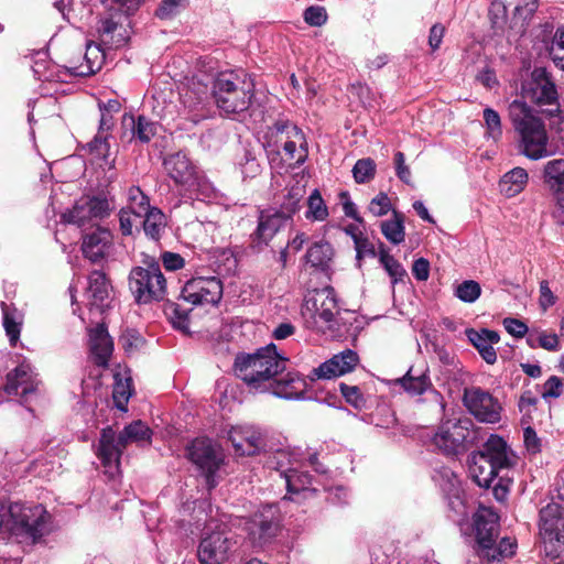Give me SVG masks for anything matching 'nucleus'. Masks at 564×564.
I'll list each match as a JSON object with an SVG mask.
<instances>
[{
    "mask_svg": "<svg viewBox=\"0 0 564 564\" xmlns=\"http://www.w3.org/2000/svg\"><path fill=\"white\" fill-rule=\"evenodd\" d=\"M286 358L276 351L274 344L259 348L253 354H239L235 358V373L252 393H267L274 377L286 367Z\"/></svg>",
    "mask_w": 564,
    "mask_h": 564,
    "instance_id": "1",
    "label": "nucleus"
},
{
    "mask_svg": "<svg viewBox=\"0 0 564 564\" xmlns=\"http://www.w3.org/2000/svg\"><path fill=\"white\" fill-rule=\"evenodd\" d=\"M509 118L519 137V151L538 161L554 154L543 120L525 101L513 100L508 107Z\"/></svg>",
    "mask_w": 564,
    "mask_h": 564,
    "instance_id": "2",
    "label": "nucleus"
},
{
    "mask_svg": "<svg viewBox=\"0 0 564 564\" xmlns=\"http://www.w3.org/2000/svg\"><path fill=\"white\" fill-rule=\"evenodd\" d=\"M51 516L42 505L0 502V532H8L19 542L35 543L50 532Z\"/></svg>",
    "mask_w": 564,
    "mask_h": 564,
    "instance_id": "3",
    "label": "nucleus"
},
{
    "mask_svg": "<svg viewBox=\"0 0 564 564\" xmlns=\"http://www.w3.org/2000/svg\"><path fill=\"white\" fill-rule=\"evenodd\" d=\"M284 481L286 495L283 499L297 501L313 496L318 489L317 480L304 470V456L299 448L278 449L267 462Z\"/></svg>",
    "mask_w": 564,
    "mask_h": 564,
    "instance_id": "4",
    "label": "nucleus"
},
{
    "mask_svg": "<svg viewBox=\"0 0 564 564\" xmlns=\"http://www.w3.org/2000/svg\"><path fill=\"white\" fill-rule=\"evenodd\" d=\"M513 458L506 441L498 435H491L481 449L469 456L470 477L479 487L489 488L499 473L513 464Z\"/></svg>",
    "mask_w": 564,
    "mask_h": 564,
    "instance_id": "5",
    "label": "nucleus"
},
{
    "mask_svg": "<svg viewBox=\"0 0 564 564\" xmlns=\"http://www.w3.org/2000/svg\"><path fill=\"white\" fill-rule=\"evenodd\" d=\"M152 431L141 420L127 425L118 436L111 427L102 430L97 456L106 468V473L113 477L119 471L120 456L123 449L131 443L140 445L151 442Z\"/></svg>",
    "mask_w": 564,
    "mask_h": 564,
    "instance_id": "6",
    "label": "nucleus"
},
{
    "mask_svg": "<svg viewBox=\"0 0 564 564\" xmlns=\"http://www.w3.org/2000/svg\"><path fill=\"white\" fill-rule=\"evenodd\" d=\"M85 63L69 67H59L46 59H36L33 73L42 82H66L72 76H90L98 72L105 62V52L100 45L87 43L84 54Z\"/></svg>",
    "mask_w": 564,
    "mask_h": 564,
    "instance_id": "7",
    "label": "nucleus"
},
{
    "mask_svg": "<svg viewBox=\"0 0 564 564\" xmlns=\"http://www.w3.org/2000/svg\"><path fill=\"white\" fill-rule=\"evenodd\" d=\"M213 96L217 107L224 113H241L251 104L253 84L234 73H223L214 82Z\"/></svg>",
    "mask_w": 564,
    "mask_h": 564,
    "instance_id": "8",
    "label": "nucleus"
},
{
    "mask_svg": "<svg viewBox=\"0 0 564 564\" xmlns=\"http://www.w3.org/2000/svg\"><path fill=\"white\" fill-rule=\"evenodd\" d=\"M237 540L225 523L212 520L199 542L197 556L200 564H225L236 552Z\"/></svg>",
    "mask_w": 564,
    "mask_h": 564,
    "instance_id": "9",
    "label": "nucleus"
},
{
    "mask_svg": "<svg viewBox=\"0 0 564 564\" xmlns=\"http://www.w3.org/2000/svg\"><path fill=\"white\" fill-rule=\"evenodd\" d=\"M129 289L138 304L164 300L167 283L160 264L151 261L147 267H134L129 274Z\"/></svg>",
    "mask_w": 564,
    "mask_h": 564,
    "instance_id": "10",
    "label": "nucleus"
},
{
    "mask_svg": "<svg viewBox=\"0 0 564 564\" xmlns=\"http://www.w3.org/2000/svg\"><path fill=\"white\" fill-rule=\"evenodd\" d=\"M540 107L547 116L560 112L558 93L551 74L544 67H535L521 87V99Z\"/></svg>",
    "mask_w": 564,
    "mask_h": 564,
    "instance_id": "11",
    "label": "nucleus"
},
{
    "mask_svg": "<svg viewBox=\"0 0 564 564\" xmlns=\"http://www.w3.org/2000/svg\"><path fill=\"white\" fill-rule=\"evenodd\" d=\"M300 195L291 194L288 203L281 209L261 210L258 217V226L251 235V248L256 251H262L268 247L276 232L284 227L292 216L300 209Z\"/></svg>",
    "mask_w": 564,
    "mask_h": 564,
    "instance_id": "12",
    "label": "nucleus"
},
{
    "mask_svg": "<svg viewBox=\"0 0 564 564\" xmlns=\"http://www.w3.org/2000/svg\"><path fill=\"white\" fill-rule=\"evenodd\" d=\"M338 303L333 288H323L310 292L302 305V316L310 327L325 332L332 329Z\"/></svg>",
    "mask_w": 564,
    "mask_h": 564,
    "instance_id": "13",
    "label": "nucleus"
},
{
    "mask_svg": "<svg viewBox=\"0 0 564 564\" xmlns=\"http://www.w3.org/2000/svg\"><path fill=\"white\" fill-rule=\"evenodd\" d=\"M113 209L112 199L105 196H83L70 209L63 213L62 220L79 228L94 227L96 221L107 218Z\"/></svg>",
    "mask_w": 564,
    "mask_h": 564,
    "instance_id": "14",
    "label": "nucleus"
},
{
    "mask_svg": "<svg viewBox=\"0 0 564 564\" xmlns=\"http://www.w3.org/2000/svg\"><path fill=\"white\" fill-rule=\"evenodd\" d=\"M539 533L543 552L550 555L564 552V508L552 502L540 510Z\"/></svg>",
    "mask_w": 564,
    "mask_h": 564,
    "instance_id": "15",
    "label": "nucleus"
},
{
    "mask_svg": "<svg viewBox=\"0 0 564 564\" xmlns=\"http://www.w3.org/2000/svg\"><path fill=\"white\" fill-rule=\"evenodd\" d=\"M471 422L468 419H448L441 423L432 443L445 455H458L465 451L470 436Z\"/></svg>",
    "mask_w": 564,
    "mask_h": 564,
    "instance_id": "16",
    "label": "nucleus"
},
{
    "mask_svg": "<svg viewBox=\"0 0 564 564\" xmlns=\"http://www.w3.org/2000/svg\"><path fill=\"white\" fill-rule=\"evenodd\" d=\"M247 540L253 547H263L270 543L279 531L278 509L267 505L245 521Z\"/></svg>",
    "mask_w": 564,
    "mask_h": 564,
    "instance_id": "17",
    "label": "nucleus"
},
{
    "mask_svg": "<svg viewBox=\"0 0 564 564\" xmlns=\"http://www.w3.org/2000/svg\"><path fill=\"white\" fill-rule=\"evenodd\" d=\"M463 401L468 412L479 422L495 424L501 420V403L479 387L465 389Z\"/></svg>",
    "mask_w": 564,
    "mask_h": 564,
    "instance_id": "18",
    "label": "nucleus"
},
{
    "mask_svg": "<svg viewBox=\"0 0 564 564\" xmlns=\"http://www.w3.org/2000/svg\"><path fill=\"white\" fill-rule=\"evenodd\" d=\"M186 451L189 460L205 475L208 489L215 488L217 482L214 475L221 463L220 453L215 444L209 438H196Z\"/></svg>",
    "mask_w": 564,
    "mask_h": 564,
    "instance_id": "19",
    "label": "nucleus"
},
{
    "mask_svg": "<svg viewBox=\"0 0 564 564\" xmlns=\"http://www.w3.org/2000/svg\"><path fill=\"white\" fill-rule=\"evenodd\" d=\"M223 290L218 276H196L185 283L181 296L193 305H216L223 297Z\"/></svg>",
    "mask_w": 564,
    "mask_h": 564,
    "instance_id": "20",
    "label": "nucleus"
},
{
    "mask_svg": "<svg viewBox=\"0 0 564 564\" xmlns=\"http://www.w3.org/2000/svg\"><path fill=\"white\" fill-rule=\"evenodd\" d=\"M397 383L411 395L429 393L430 399L435 402L438 411H444L443 397L433 388L430 370L425 362L410 367L405 375L397 380Z\"/></svg>",
    "mask_w": 564,
    "mask_h": 564,
    "instance_id": "21",
    "label": "nucleus"
},
{
    "mask_svg": "<svg viewBox=\"0 0 564 564\" xmlns=\"http://www.w3.org/2000/svg\"><path fill=\"white\" fill-rule=\"evenodd\" d=\"M434 484L446 498L449 508L458 516L466 517L467 510L460 481L455 473L445 466L435 468L432 475Z\"/></svg>",
    "mask_w": 564,
    "mask_h": 564,
    "instance_id": "22",
    "label": "nucleus"
},
{
    "mask_svg": "<svg viewBox=\"0 0 564 564\" xmlns=\"http://www.w3.org/2000/svg\"><path fill=\"white\" fill-rule=\"evenodd\" d=\"M228 440L238 455H254L264 447L263 434L254 425H235L228 431Z\"/></svg>",
    "mask_w": 564,
    "mask_h": 564,
    "instance_id": "23",
    "label": "nucleus"
},
{
    "mask_svg": "<svg viewBox=\"0 0 564 564\" xmlns=\"http://www.w3.org/2000/svg\"><path fill=\"white\" fill-rule=\"evenodd\" d=\"M113 248L112 232L105 227L97 226L83 235L82 251L91 262L106 259Z\"/></svg>",
    "mask_w": 564,
    "mask_h": 564,
    "instance_id": "24",
    "label": "nucleus"
},
{
    "mask_svg": "<svg viewBox=\"0 0 564 564\" xmlns=\"http://www.w3.org/2000/svg\"><path fill=\"white\" fill-rule=\"evenodd\" d=\"M163 167L167 176L183 191L199 172L187 155L176 152L164 158Z\"/></svg>",
    "mask_w": 564,
    "mask_h": 564,
    "instance_id": "25",
    "label": "nucleus"
},
{
    "mask_svg": "<svg viewBox=\"0 0 564 564\" xmlns=\"http://www.w3.org/2000/svg\"><path fill=\"white\" fill-rule=\"evenodd\" d=\"M115 12L109 17H104L97 28L99 39L104 45L109 48L123 46L128 41V31L122 24L123 13L113 9Z\"/></svg>",
    "mask_w": 564,
    "mask_h": 564,
    "instance_id": "26",
    "label": "nucleus"
},
{
    "mask_svg": "<svg viewBox=\"0 0 564 564\" xmlns=\"http://www.w3.org/2000/svg\"><path fill=\"white\" fill-rule=\"evenodd\" d=\"M37 380L31 365L21 362L14 370L7 375L4 391L9 395L26 398L36 390Z\"/></svg>",
    "mask_w": 564,
    "mask_h": 564,
    "instance_id": "27",
    "label": "nucleus"
},
{
    "mask_svg": "<svg viewBox=\"0 0 564 564\" xmlns=\"http://www.w3.org/2000/svg\"><path fill=\"white\" fill-rule=\"evenodd\" d=\"M359 362L356 351L345 349L334 355L329 360L323 362L313 370L314 376L322 379H332L352 371Z\"/></svg>",
    "mask_w": 564,
    "mask_h": 564,
    "instance_id": "28",
    "label": "nucleus"
},
{
    "mask_svg": "<svg viewBox=\"0 0 564 564\" xmlns=\"http://www.w3.org/2000/svg\"><path fill=\"white\" fill-rule=\"evenodd\" d=\"M191 183L192 184H188L184 189L189 198H194L206 204L229 205L230 199L228 196L217 189L202 172H198Z\"/></svg>",
    "mask_w": 564,
    "mask_h": 564,
    "instance_id": "29",
    "label": "nucleus"
},
{
    "mask_svg": "<svg viewBox=\"0 0 564 564\" xmlns=\"http://www.w3.org/2000/svg\"><path fill=\"white\" fill-rule=\"evenodd\" d=\"M499 517L490 508H480L474 516L476 541L478 550L481 551L484 547L495 542V538L498 535Z\"/></svg>",
    "mask_w": 564,
    "mask_h": 564,
    "instance_id": "30",
    "label": "nucleus"
},
{
    "mask_svg": "<svg viewBox=\"0 0 564 564\" xmlns=\"http://www.w3.org/2000/svg\"><path fill=\"white\" fill-rule=\"evenodd\" d=\"M543 180L562 209L560 221L564 224V159H553L543 166Z\"/></svg>",
    "mask_w": 564,
    "mask_h": 564,
    "instance_id": "31",
    "label": "nucleus"
},
{
    "mask_svg": "<svg viewBox=\"0 0 564 564\" xmlns=\"http://www.w3.org/2000/svg\"><path fill=\"white\" fill-rule=\"evenodd\" d=\"M307 383L296 372H288L284 377H274L272 387L267 393L285 400H299L305 397Z\"/></svg>",
    "mask_w": 564,
    "mask_h": 564,
    "instance_id": "32",
    "label": "nucleus"
},
{
    "mask_svg": "<svg viewBox=\"0 0 564 564\" xmlns=\"http://www.w3.org/2000/svg\"><path fill=\"white\" fill-rule=\"evenodd\" d=\"M466 335L487 364L494 365L497 361V352L494 345L499 343L500 336L496 330L488 328L480 330L467 329Z\"/></svg>",
    "mask_w": 564,
    "mask_h": 564,
    "instance_id": "33",
    "label": "nucleus"
},
{
    "mask_svg": "<svg viewBox=\"0 0 564 564\" xmlns=\"http://www.w3.org/2000/svg\"><path fill=\"white\" fill-rule=\"evenodd\" d=\"M89 345L95 364L106 367L113 350V343L104 325L90 329Z\"/></svg>",
    "mask_w": 564,
    "mask_h": 564,
    "instance_id": "34",
    "label": "nucleus"
},
{
    "mask_svg": "<svg viewBox=\"0 0 564 564\" xmlns=\"http://www.w3.org/2000/svg\"><path fill=\"white\" fill-rule=\"evenodd\" d=\"M111 286L101 271H94L88 278L87 299L90 310L102 312L104 307L108 305L107 301Z\"/></svg>",
    "mask_w": 564,
    "mask_h": 564,
    "instance_id": "35",
    "label": "nucleus"
},
{
    "mask_svg": "<svg viewBox=\"0 0 564 564\" xmlns=\"http://www.w3.org/2000/svg\"><path fill=\"white\" fill-rule=\"evenodd\" d=\"M291 128H297L288 120H279L269 127L263 135V148L267 152L278 153L280 148L284 149L285 142L291 139Z\"/></svg>",
    "mask_w": 564,
    "mask_h": 564,
    "instance_id": "36",
    "label": "nucleus"
},
{
    "mask_svg": "<svg viewBox=\"0 0 564 564\" xmlns=\"http://www.w3.org/2000/svg\"><path fill=\"white\" fill-rule=\"evenodd\" d=\"M306 262L323 272L330 269V263L334 257V249L327 241L315 242L306 252Z\"/></svg>",
    "mask_w": 564,
    "mask_h": 564,
    "instance_id": "37",
    "label": "nucleus"
},
{
    "mask_svg": "<svg viewBox=\"0 0 564 564\" xmlns=\"http://www.w3.org/2000/svg\"><path fill=\"white\" fill-rule=\"evenodd\" d=\"M291 139L285 142L284 154L288 160H294L297 164H303L308 155V147L303 131L297 128H291Z\"/></svg>",
    "mask_w": 564,
    "mask_h": 564,
    "instance_id": "38",
    "label": "nucleus"
},
{
    "mask_svg": "<svg viewBox=\"0 0 564 564\" xmlns=\"http://www.w3.org/2000/svg\"><path fill=\"white\" fill-rule=\"evenodd\" d=\"M3 327L6 329L9 341L12 346H15L20 338L21 326L23 323L22 313L17 310L12 304L6 302L1 303Z\"/></svg>",
    "mask_w": 564,
    "mask_h": 564,
    "instance_id": "39",
    "label": "nucleus"
},
{
    "mask_svg": "<svg viewBox=\"0 0 564 564\" xmlns=\"http://www.w3.org/2000/svg\"><path fill=\"white\" fill-rule=\"evenodd\" d=\"M528 173L522 167H514L500 180V192L507 197H513L521 193L528 184Z\"/></svg>",
    "mask_w": 564,
    "mask_h": 564,
    "instance_id": "40",
    "label": "nucleus"
},
{
    "mask_svg": "<svg viewBox=\"0 0 564 564\" xmlns=\"http://www.w3.org/2000/svg\"><path fill=\"white\" fill-rule=\"evenodd\" d=\"M516 549L517 543L513 539L503 538L498 545L491 543L481 551H477V553L481 560H486L488 564H492L496 561L499 562L501 558L511 557L514 555Z\"/></svg>",
    "mask_w": 564,
    "mask_h": 564,
    "instance_id": "41",
    "label": "nucleus"
},
{
    "mask_svg": "<svg viewBox=\"0 0 564 564\" xmlns=\"http://www.w3.org/2000/svg\"><path fill=\"white\" fill-rule=\"evenodd\" d=\"M183 105L189 109V111H196L203 109L204 101L208 97V86L194 79L191 84L183 89L181 93Z\"/></svg>",
    "mask_w": 564,
    "mask_h": 564,
    "instance_id": "42",
    "label": "nucleus"
},
{
    "mask_svg": "<svg viewBox=\"0 0 564 564\" xmlns=\"http://www.w3.org/2000/svg\"><path fill=\"white\" fill-rule=\"evenodd\" d=\"M113 379L112 398L115 405L121 411H127V403L132 394V379L128 370H124L123 373L116 372Z\"/></svg>",
    "mask_w": 564,
    "mask_h": 564,
    "instance_id": "43",
    "label": "nucleus"
},
{
    "mask_svg": "<svg viewBox=\"0 0 564 564\" xmlns=\"http://www.w3.org/2000/svg\"><path fill=\"white\" fill-rule=\"evenodd\" d=\"M380 229L384 238L392 245H400L405 239L404 217L393 210L392 218L383 220Z\"/></svg>",
    "mask_w": 564,
    "mask_h": 564,
    "instance_id": "44",
    "label": "nucleus"
},
{
    "mask_svg": "<svg viewBox=\"0 0 564 564\" xmlns=\"http://www.w3.org/2000/svg\"><path fill=\"white\" fill-rule=\"evenodd\" d=\"M142 217H144L143 229L145 235L153 240H159L165 228L164 214L160 209L153 207L144 213Z\"/></svg>",
    "mask_w": 564,
    "mask_h": 564,
    "instance_id": "45",
    "label": "nucleus"
},
{
    "mask_svg": "<svg viewBox=\"0 0 564 564\" xmlns=\"http://www.w3.org/2000/svg\"><path fill=\"white\" fill-rule=\"evenodd\" d=\"M379 261L391 278L392 284L402 281L406 275L404 268L389 253L382 242H379Z\"/></svg>",
    "mask_w": 564,
    "mask_h": 564,
    "instance_id": "46",
    "label": "nucleus"
},
{
    "mask_svg": "<svg viewBox=\"0 0 564 564\" xmlns=\"http://www.w3.org/2000/svg\"><path fill=\"white\" fill-rule=\"evenodd\" d=\"M305 217L311 221H324L328 217V208L318 189H314L307 199Z\"/></svg>",
    "mask_w": 564,
    "mask_h": 564,
    "instance_id": "47",
    "label": "nucleus"
},
{
    "mask_svg": "<svg viewBox=\"0 0 564 564\" xmlns=\"http://www.w3.org/2000/svg\"><path fill=\"white\" fill-rule=\"evenodd\" d=\"M128 206L135 217H142L144 213L152 209L149 197L138 186H131L127 193Z\"/></svg>",
    "mask_w": 564,
    "mask_h": 564,
    "instance_id": "48",
    "label": "nucleus"
},
{
    "mask_svg": "<svg viewBox=\"0 0 564 564\" xmlns=\"http://www.w3.org/2000/svg\"><path fill=\"white\" fill-rule=\"evenodd\" d=\"M237 165L243 180L253 178L261 172V165L256 154L248 149L245 150L242 156L238 160Z\"/></svg>",
    "mask_w": 564,
    "mask_h": 564,
    "instance_id": "49",
    "label": "nucleus"
},
{
    "mask_svg": "<svg viewBox=\"0 0 564 564\" xmlns=\"http://www.w3.org/2000/svg\"><path fill=\"white\" fill-rule=\"evenodd\" d=\"M454 294L462 302L474 303L480 297L481 288L477 281L466 280L455 286Z\"/></svg>",
    "mask_w": 564,
    "mask_h": 564,
    "instance_id": "50",
    "label": "nucleus"
},
{
    "mask_svg": "<svg viewBox=\"0 0 564 564\" xmlns=\"http://www.w3.org/2000/svg\"><path fill=\"white\" fill-rule=\"evenodd\" d=\"M376 174V163L372 159H360L352 167V176L356 183L365 184L371 181Z\"/></svg>",
    "mask_w": 564,
    "mask_h": 564,
    "instance_id": "51",
    "label": "nucleus"
},
{
    "mask_svg": "<svg viewBox=\"0 0 564 564\" xmlns=\"http://www.w3.org/2000/svg\"><path fill=\"white\" fill-rule=\"evenodd\" d=\"M133 137L148 143L156 133L158 124L144 116H139L133 124Z\"/></svg>",
    "mask_w": 564,
    "mask_h": 564,
    "instance_id": "52",
    "label": "nucleus"
},
{
    "mask_svg": "<svg viewBox=\"0 0 564 564\" xmlns=\"http://www.w3.org/2000/svg\"><path fill=\"white\" fill-rule=\"evenodd\" d=\"M482 117L486 135L495 141L499 140L502 135V126L499 113L491 108H485Z\"/></svg>",
    "mask_w": 564,
    "mask_h": 564,
    "instance_id": "53",
    "label": "nucleus"
},
{
    "mask_svg": "<svg viewBox=\"0 0 564 564\" xmlns=\"http://www.w3.org/2000/svg\"><path fill=\"white\" fill-rule=\"evenodd\" d=\"M489 19L492 28L502 30L507 23V7L502 0H494L489 7Z\"/></svg>",
    "mask_w": 564,
    "mask_h": 564,
    "instance_id": "54",
    "label": "nucleus"
},
{
    "mask_svg": "<svg viewBox=\"0 0 564 564\" xmlns=\"http://www.w3.org/2000/svg\"><path fill=\"white\" fill-rule=\"evenodd\" d=\"M550 56L554 64L564 69V28L558 29L550 47Z\"/></svg>",
    "mask_w": 564,
    "mask_h": 564,
    "instance_id": "55",
    "label": "nucleus"
},
{
    "mask_svg": "<svg viewBox=\"0 0 564 564\" xmlns=\"http://www.w3.org/2000/svg\"><path fill=\"white\" fill-rule=\"evenodd\" d=\"M368 210L375 217L387 215L391 210V202L386 193H379L369 204Z\"/></svg>",
    "mask_w": 564,
    "mask_h": 564,
    "instance_id": "56",
    "label": "nucleus"
},
{
    "mask_svg": "<svg viewBox=\"0 0 564 564\" xmlns=\"http://www.w3.org/2000/svg\"><path fill=\"white\" fill-rule=\"evenodd\" d=\"M339 389L346 401L356 409H361L365 404L364 397L356 386L339 384Z\"/></svg>",
    "mask_w": 564,
    "mask_h": 564,
    "instance_id": "57",
    "label": "nucleus"
},
{
    "mask_svg": "<svg viewBox=\"0 0 564 564\" xmlns=\"http://www.w3.org/2000/svg\"><path fill=\"white\" fill-rule=\"evenodd\" d=\"M304 21L312 26H322L327 21V13L323 7L312 6L304 11Z\"/></svg>",
    "mask_w": 564,
    "mask_h": 564,
    "instance_id": "58",
    "label": "nucleus"
},
{
    "mask_svg": "<svg viewBox=\"0 0 564 564\" xmlns=\"http://www.w3.org/2000/svg\"><path fill=\"white\" fill-rule=\"evenodd\" d=\"M538 402L539 399L531 391H525L521 394L518 406L523 417L531 419L532 412L536 410Z\"/></svg>",
    "mask_w": 564,
    "mask_h": 564,
    "instance_id": "59",
    "label": "nucleus"
},
{
    "mask_svg": "<svg viewBox=\"0 0 564 564\" xmlns=\"http://www.w3.org/2000/svg\"><path fill=\"white\" fill-rule=\"evenodd\" d=\"M539 292V305L543 312H546L551 306H553L556 303L557 297L550 289L549 282L545 280L540 282Z\"/></svg>",
    "mask_w": 564,
    "mask_h": 564,
    "instance_id": "60",
    "label": "nucleus"
},
{
    "mask_svg": "<svg viewBox=\"0 0 564 564\" xmlns=\"http://www.w3.org/2000/svg\"><path fill=\"white\" fill-rule=\"evenodd\" d=\"M502 325L516 338H522L529 332L527 324L518 318L506 317L502 321Z\"/></svg>",
    "mask_w": 564,
    "mask_h": 564,
    "instance_id": "61",
    "label": "nucleus"
},
{
    "mask_svg": "<svg viewBox=\"0 0 564 564\" xmlns=\"http://www.w3.org/2000/svg\"><path fill=\"white\" fill-rule=\"evenodd\" d=\"M563 393V381L556 376L550 377L544 386L542 397L546 400L550 398H558Z\"/></svg>",
    "mask_w": 564,
    "mask_h": 564,
    "instance_id": "62",
    "label": "nucleus"
},
{
    "mask_svg": "<svg viewBox=\"0 0 564 564\" xmlns=\"http://www.w3.org/2000/svg\"><path fill=\"white\" fill-rule=\"evenodd\" d=\"M142 2L143 0H102L105 7L113 9L112 4H116V10L123 14H130L135 11Z\"/></svg>",
    "mask_w": 564,
    "mask_h": 564,
    "instance_id": "63",
    "label": "nucleus"
},
{
    "mask_svg": "<svg viewBox=\"0 0 564 564\" xmlns=\"http://www.w3.org/2000/svg\"><path fill=\"white\" fill-rule=\"evenodd\" d=\"M183 0H163L156 9V17L170 19L178 13Z\"/></svg>",
    "mask_w": 564,
    "mask_h": 564,
    "instance_id": "64",
    "label": "nucleus"
}]
</instances>
